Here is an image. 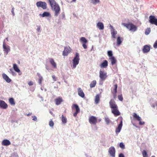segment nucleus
<instances>
[{
  "label": "nucleus",
  "instance_id": "27",
  "mask_svg": "<svg viewBox=\"0 0 157 157\" xmlns=\"http://www.w3.org/2000/svg\"><path fill=\"white\" fill-rule=\"evenodd\" d=\"M123 40V39L120 36H118L117 40V45L119 46L122 43Z\"/></svg>",
  "mask_w": 157,
  "mask_h": 157
},
{
  "label": "nucleus",
  "instance_id": "1",
  "mask_svg": "<svg viewBox=\"0 0 157 157\" xmlns=\"http://www.w3.org/2000/svg\"><path fill=\"white\" fill-rule=\"evenodd\" d=\"M122 24L131 31L135 32L137 30L136 26L131 23H129L128 24L123 23Z\"/></svg>",
  "mask_w": 157,
  "mask_h": 157
},
{
  "label": "nucleus",
  "instance_id": "55",
  "mask_svg": "<svg viewBox=\"0 0 157 157\" xmlns=\"http://www.w3.org/2000/svg\"><path fill=\"white\" fill-rule=\"evenodd\" d=\"M76 1V0H73L72 1H71V2H75Z\"/></svg>",
  "mask_w": 157,
  "mask_h": 157
},
{
  "label": "nucleus",
  "instance_id": "29",
  "mask_svg": "<svg viewBox=\"0 0 157 157\" xmlns=\"http://www.w3.org/2000/svg\"><path fill=\"white\" fill-rule=\"evenodd\" d=\"M133 116L134 118L137 121H140L141 120V118L135 113H133Z\"/></svg>",
  "mask_w": 157,
  "mask_h": 157
},
{
  "label": "nucleus",
  "instance_id": "38",
  "mask_svg": "<svg viewBox=\"0 0 157 157\" xmlns=\"http://www.w3.org/2000/svg\"><path fill=\"white\" fill-rule=\"evenodd\" d=\"M91 2L93 4L96 5L100 2L99 0H90Z\"/></svg>",
  "mask_w": 157,
  "mask_h": 157
},
{
  "label": "nucleus",
  "instance_id": "31",
  "mask_svg": "<svg viewBox=\"0 0 157 157\" xmlns=\"http://www.w3.org/2000/svg\"><path fill=\"white\" fill-rule=\"evenodd\" d=\"M51 7L57 4L55 0H48Z\"/></svg>",
  "mask_w": 157,
  "mask_h": 157
},
{
  "label": "nucleus",
  "instance_id": "4",
  "mask_svg": "<svg viewBox=\"0 0 157 157\" xmlns=\"http://www.w3.org/2000/svg\"><path fill=\"white\" fill-rule=\"evenodd\" d=\"M36 5L37 7H41L44 10L46 9L47 8V4L45 2H38L36 3Z\"/></svg>",
  "mask_w": 157,
  "mask_h": 157
},
{
  "label": "nucleus",
  "instance_id": "30",
  "mask_svg": "<svg viewBox=\"0 0 157 157\" xmlns=\"http://www.w3.org/2000/svg\"><path fill=\"white\" fill-rule=\"evenodd\" d=\"M40 15L43 17H50L51 15L49 12H45L42 14H40Z\"/></svg>",
  "mask_w": 157,
  "mask_h": 157
},
{
  "label": "nucleus",
  "instance_id": "45",
  "mask_svg": "<svg viewBox=\"0 0 157 157\" xmlns=\"http://www.w3.org/2000/svg\"><path fill=\"white\" fill-rule=\"evenodd\" d=\"M105 121L107 124H109L110 122V120L109 118L108 117L105 118Z\"/></svg>",
  "mask_w": 157,
  "mask_h": 157
},
{
  "label": "nucleus",
  "instance_id": "48",
  "mask_svg": "<svg viewBox=\"0 0 157 157\" xmlns=\"http://www.w3.org/2000/svg\"><path fill=\"white\" fill-rule=\"evenodd\" d=\"M139 121V124L140 125H144L145 124V122L144 121Z\"/></svg>",
  "mask_w": 157,
  "mask_h": 157
},
{
  "label": "nucleus",
  "instance_id": "17",
  "mask_svg": "<svg viewBox=\"0 0 157 157\" xmlns=\"http://www.w3.org/2000/svg\"><path fill=\"white\" fill-rule=\"evenodd\" d=\"M110 26L112 29L111 32L112 37L113 38H116V35L117 34V32L115 30L112 25H110Z\"/></svg>",
  "mask_w": 157,
  "mask_h": 157
},
{
  "label": "nucleus",
  "instance_id": "10",
  "mask_svg": "<svg viewBox=\"0 0 157 157\" xmlns=\"http://www.w3.org/2000/svg\"><path fill=\"white\" fill-rule=\"evenodd\" d=\"M111 109V112L115 116H117L121 114V113L118 109V106L116 108H113Z\"/></svg>",
  "mask_w": 157,
  "mask_h": 157
},
{
  "label": "nucleus",
  "instance_id": "33",
  "mask_svg": "<svg viewBox=\"0 0 157 157\" xmlns=\"http://www.w3.org/2000/svg\"><path fill=\"white\" fill-rule=\"evenodd\" d=\"M96 84V82L95 80L92 81L90 84V88H93L95 86Z\"/></svg>",
  "mask_w": 157,
  "mask_h": 157
},
{
  "label": "nucleus",
  "instance_id": "52",
  "mask_svg": "<svg viewBox=\"0 0 157 157\" xmlns=\"http://www.w3.org/2000/svg\"><path fill=\"white\" fill-rule=\"evenodd\" d=\"M11 12L12 13L13 15H14L15 14H14V9H13V8H12V10H11Z\"/></svg>",
  "mask_w": 157,
  "mask_h": 157
},
{
  "label": "nucleus",
  "instance_id": "7",
  "mask_svg": "<svg viewBox=\"0 0 157 157\" xmlns=\"http://www.w3.org/2000/svg\"><path fill=\"white\" fill-rule=\"evenodd\" d=\"M149 21L152 24H155L157 26V19L154 16L151 15L149 17Z\"/></svg>",
  "mask_w": 157,
  "mask_h": 157
},
{
  "label": "nucleus",
  "instance_id": "25",
  "mask_svg": "<svg viewBox=\"0 0 157 157\" xmlns=\"http://www.w3.org/2000/svg\"><path fill=\"white\" fill-rule=\"evenodd\" d=\"M49 61L53 67L54 68H56V64L54 59L52 58H49Z\"/></svg>",
  "mask_w": 157,
  "mask_h": 157
},
{
  "label": "nucleus",
  "instance_id": "54",
  "mask_svg": "<svg viewBox=\"0 0 157 157\" xmlns=\"http://www.w3.org/2000/svg\"><path fill=\"white\" fill-rule=\"evenodd\" d=\"M36 30L38 32H39L40 30V27H38L37 29Z\"/></svg>",
  "mask_w": 157,
  "mask_h": 157
},
{
  "label": "nucleus",
  "instance_id": "2",
  "mask_svg": "<svg viewBox=\"0 0 157 157\" xmlns=\"http://www.w3.org/2000/svg\"><path fill=\"white\" fill-rule=\"evenodd\" d=\"M52 10L54 12V15L57 17L60 11V8L58 4L52 6Z\"/></svg>",
  "mask_w": 157,
  "mask_h": 157
},
{
  "label": "nucleus",
  "instance_id": "56",
  "mask_svg": "<svg viewBox=\"0 0 157 157\" xmlns=\"http://www.w3.org/2000/svg\"><path fill=\"white\" fill-rule=\"evenodd\" d=\"M101 121V119H99V120H98V122H100Z\"/></svg>",
  "mask_w": 157,
  "mask_h": 157
},
{
  "label": "nucleus",
  "instance_id": "50",
  "mask_svg": "<svg viewBox=\"0 0 157 157\" xmlns=\"http://www.w3.org/2000/svg\"><path fill=\"white\" fill-rule=\"evenodd\" d=\"M28 84L29 86H32L33 85V82L32 81H29L28 82Z\"/></svg>",
  "mask_w": 157,
  "mask_h": 157
},
{
  "label": "nucleus",
  "instance_id": "21",
  "mask_svg": "<svg viewBox=\"0 0 157 157\" xmlns=\"http://www.w3.org/2000/svg\"><path fill=\"white\" fill-rule=\"evenodd\" d=\"M108 65V61L107 60H104L100 65V67L101 68H105Z\"/></svg>",
  "mask_w": 157,
  "mask_h": 157
},
{
  "label": "nucleus",
  "instance_id": "43",
  "mask_svg": "<svg viewBox=\"0 0 157 157\" xmlns=\"http://www.w3.org/2000/svg\"><path fill=\"white\" fill-rule=\"evenodd\" d=\"M54 123L52 120L50 121L49 122V125L51 127H53L54 126Z\"/></svg>",
  "mask_w": 157,
  "mask_h": 157
},
{
  "label": "nucleus",
  "instance_id": "24",
  "mask_svg": "<svg viewBox=\"0 0 157 157\" xmlns=\"http://www.w3.org/2000/svg\"><path fill=\"white\" fill-rule=\"evenodd\" d=\"M109 59L111 61V64L112 65L115 64L117 63V60L114 56L109 57Z\"/></svg>",
  "mask_w": 157,
  "mask_h": 157
},
{
  "label": "nucleus",
  "instance_id": "53",
  "mask_svg": "<svg viewBox=\"0 0 157 157\" xmlns=\"http://www.w3.org/2000/svg\"><path fill=\"white\" fill-rule=\"evenodd\" d=\"M33 120L35 121H36L37 120V118L36 117L34 116V118H33Z\"/></svg>",
  "mask_w": 157,
  "mask_h": 157
},
{
  "label": "nucleus",
  "instance_id": "47",
  "mask_svg": "<svg viewBox=\"0 0 157 157\" xmlns=\"http://www.w3.org/2000/svg\"><path fill=\"white\" fill-rule=\"evenodd\" d=\"M86 43H82V46L84 48V49H86L87 48V46L86 45Z\"/></svg>",
  "mask_w": 157,
  "mask_h": 157
},
{
  "label": "nucleus",
  "instance_id": "57",
  "mask_svg": "<svg viewBox=\"0 0 157 157\" xmlns=\"http://www.w3.org/2000/svg\"><path fill=\"white\" fill-rule=\"evenodd\" d=\"M50 113L51 114H52V112L50 111Z\"/></svg>",
  "mask_w": 157,
  "mask_h": 157
},
{
  "label": "nucleus",
  "instance_id": "44",
  "mask_svg": "<svg viewBox=\"0 0 157 157\" xmlns=\"http://www.w3.org/2000/svg\"><path fill=\"white\" fill-rule=\"evenodd\" d=\"M118 99L120 101H123V98L122 94H121L120 95H119L118 96Z\"/></svg>",
  "mask_w": 157,
  "mask_h": 157
},
{
  "label": "nucleus",
  "instance_id": "15",
  "mask_svg": "<svg viewBox=\"0 0 157 157\" xmlns=\"http://www.w3.org/2000/svg\"><path fill=\"white\" fill-rule=\"evenodd\" d=\"M122 125V121L121 120L120 124L118 125L116 129L115 132L117 134L120 132Z\"/></svg>",
  "mask_w": 157,
  "mask_h": 157
},
{
  "label": "nucleus",
  "instance_id": "35",
  "mask_svg": "<svg viewBox=\"0 0 157 157\" xmlns=\"http://www.w3.org/2000/svg\"><path fill=\"white\" fill-rule=\"evenodd\" d=\"M9 102L10 104L11 105H14L15 104L14 99L13 98H11L9 99Z\"/></svg>",
  "mask_w": 157,
  "mask_h": 157
},
{
  "label": "nucleus",
  "instance_id": "11",
  "mask_svg": "<svg viewBox=\"0 0 157 157\" xmlns=\"http://www.w3.org/2000/svg\"><path fill=\"white\" fill-rule=\"evenodd\" d=\"M109 152L111 156L112 157H115V149L113 147L111 146L109 148Z\"/></svg>",
  "mask_w": 157,
  "mask_h": 157
},
{
  "label": "nucleus",
  "instance_id": "46",
  "mask_svg": "<svg viewBox=\"0 0 157 157\" xmlns=\"http://www.w3.org/2000/svg\"><path fill=\"white\" fill-rule=\"evenodd\" d=\"M153 47L155 48H157V40L154 43Z\"/></svg>",
  "mask_w": 157,
  "mask_h": 157
},
{
  "label": "nucleus",
  "instance_id": "41",
  "mask_svg": "<svg viewBox=\"0 0 157 157\" xmlns=\"http://www.w3.org/2000/svg\"><path fill=\"white\" fill-rule=\"evenodd\" d=\"M43 79V78L42 76H40L39 77V80H38V82H39V83L40 84V85H41V83H42V81Z\"/></svg>",
  "mask_w": 157,
  "mask_h": 157
},
{
  "label": "nucleus",
  "instance_id": "14",
  "mask_svg": "<svg viewBox=\"0 0 157 157\" xmlns=\"http://www.w3.org/2000/svg\"><path fill=\"white\" fill-rule=\"evenodd\" d=\"M8 107V105L4 101L0 100V107L3 109H6Z\"/></svg>",
  "mask_w": 157,
  "mask_h": 157
},
{
  "label": "nucleus",
  "instance_id": "13",
  "mask_svg": "<svg viewBox=\"0 0 157 157\" xmlns=\"http://www.w3.org/2000/svg\"><path fill=\"white\" fill-rule=\"evenodd\" d=\"M109 106L111 109L113 108H116L117 107V105L116 104L115 101L113 99H111L109 102Z\"/></svg>",
  "mask_w": 157,
  "mask_h": 157
},
{
  "label": "nucleus",
  "instance_id": "49",
  "mask_svg": "<svg viewBox=\"0 0 157 157\" xmlns=\"http://www.w3.org/2000/svg\"><path fill=\"white\" fill-rule=\"evenodd\" d=\"M52 78L54 81H56V78L55 75H53L52 76Z\"/></svg>",
  "mask_w": 157,
  "mask_h": 157
},
{
  "label": "nucleus",
  "instance_id": "19",
  "mask_svg": "<svg viewBox=\"0 0 157 157\" xmlns=\"http://www.w3.org/2000/svg\"><path fill=\"white\" fill-rule=\"evenodd\" d=\"M2 145L7 146L11 144L10 141L8 140H4L2 142Z\"/></svg>",
  "mask_w": 157,
  "mask_h": 157
},
{
  "label": "nucleus",
  "instance_id": "23",
  "mask_svg": "<svg viewBox=\"0 0 157 157\" xmlns=\"http://www.w3.org/2000/svg\"><path fill=\"white\" fill-rule=\"evenodd\" d=\"M97 26L100 30H103L104 29V25L101 22L98 23L97 24Z\"/></svg>",
  "mask_w": 157,
  "mask_h": 157
},
{
  "label": "nucleus",
  "instance_id": "5",
  "mask_svg": "<svg viewBox=\"0 0 157 157\" xmlns=\"http://www.w3.org/2000/svg\"><path fill=\"white\" fill-rule=\"evenodd\" d=\"M89 121L91 124L95 125L98 122L97 119L94 116H91L89 118Z\"/></svg>",
  "mask_w": 157,
  "mask_h": 157
},
{
  "label": "nucleus",
  "instance_id": "18",
  "mask_svg": "<svg viewBox=\"0 0 157 157\" xmlns=\"http://www.w3.org/2000/svg\"><path fill=\"white\" fill-rule=\"evenodd\" d=\"M78 95L81 97L83 98L85 97V94L81 88H78Z\"/></svg>",
  "mask_w": 157,
  "mask_h": 157
},
{
  "label": "nucleus",
  "instance_id": "39",
  "mask_svg": "<svg viewBox=\"0 0 157 157\" xmlns=\"http://www.w3.org/2000/svg\"><path fill=\"white\" fill-rule=\"evenodd\" d=\"M107 54L108 56L109 57H113V54L112 53V52L111 51H109L107 52Z\"/></svg>",
  "mask_w": 157,
  "mask_h": 157
},
{
  "label": "nucleus",
  "instance_id": "40",
  "mask_svg": "<svg viewBox=\"0 0 157 157\" xmlns=\"http://www.w3.org/2000/svg\"><path fill=\"white\" fill-rule=\"evenodd\" d=\"M151 31L150 29V28H147L146 29L145 31V34L146 35H148L150 33Z\"/></svg>",
  "mask_w": 157,
  "mask_h": 157
},
{
  "label": "nucleus",
  "instance_id": "3",
  "mask_svg": "<svg viewBox=\"0 0 157 157\" xmlns=\"http://www.w3.org/2000/svg\"><path fill=\"white\" fill-rule=\"evenodd\" d=\"M79 55L78 53H76L75 56L73 60V68H75L79 62Z\"/></svg>",
  "mask_w": 157,
  "mask_h": 157
},
{
  "label": "nucleus",
  "instance_id": "16",
  "mask_svg": "<svg viewBox=\"0 0 157 157\" xmlns=\"http://www.w3.org/2000/svg\"><path fill=\"white\" fill-rule=\"evenodd\" d=\"M117 84L114 85V89L113 90H112V93L113 94L114 98H115L116 97V94L117 92Z\"/></svg>",
  "mask_w": 157,
  "mask_h": 157
},
{
  "label": "nucleus",
  "instance_id": "51",
  "mask_svg": "<svg viewBox=\"0 0 157 157\" xmlns=\"http://www.w3.org/2000/svg\"><path fill=\"white\" fill-rule=\"evenodd\" d=\"M119 157H124V154L122 153L119 154Z\"/></svg>",
  "mask_w": 157,
  "mask_h": 157
},
{
  "label": "nucleus",
  "instance_id": "26",
  "mask_svg": "<svg viewBox=\"0 0 157 157\" xmlns=\"http://www.w3.org/2000/svg\"><path fill=\"white\" fill-rule=\"evenodd\" d=\"M150 50V47L147 45H145L143 49V52L144 53H147Z\"/></svg>",
  "mask_w": 157,
  "mask_h": 157
},
{
  "label": "nucleus",
  "instance_id": "9",
  "mask_svg": "<svg viewBox=\"0 0 157 157\" xmlns=\"http://www.w3.org/2000/svg\"><path fill=\"white\" fill-rule=\"evenodd\" d=\"M71 49L70 47H65L64 49L63 52V55L64 56H67L71 52Z\"/></svg>",
  "mask_w": 157,
  "mask_h": 157
},
{
  "label": "nucleus",
  "instance_id": "32",
  "mask_svg": "<svg viewBox=\"0 0 157 157\" xmlns=\"http://www.w3.org/2000/svg\"><path fill=\"white\" fill-rule=\"evenodd\" d=\"M13 68L14 70L17 72L19 73L20 71V70L16 64H13Z\"/></svg>",
  "mask_w": 157,
  "mask_h": 157
},
{
  "label": "nucleus",
  "instance_id": "37",
  "mask_svg": "<svg viewBox=\"0 0 157 157\" xmlns=\"http://www.w3.org/2000/svg\"><path fill=\"white\" fill-rule=\"evenodd\" d=\"M142 153L143 157H148V154L145 150H144Z\"/></svg>",
  "mask_w": 157,
  "mask_h": 157
},
{
  "label": "nucleus",
  "instance_id": "8",
  "mask_svg": "<svg viewBox=\"0 0 157 157\" xmlns=\"http://www.w3.org/2000/svg\"><path fill=\"white\" fill-rule=\"evenodd\" d=\"M71 108L72 109H76L75 112L73 114V116L76 117L78 113L80 112V109L78 105L77 104H73L72 105Z\"/></svg>",
  "mask_w": 157,
  "mask_h": 157
},
{
  "label": "nucleus",
  "instance_id": "58",
  "mask_svg": "<svg viewBox=\"0 0 157 157\" xmlns=\"http://www.w3.org/2000/svg\"><path fill=\"white\" fill-rule=\"evenodd\" d=\"M31 114V113H30V114L29 113V114H28V116L30 115Z\"/></svg>",
  "mask_w": 157,
  "mask_h": 157
},
{
  "label": "nucleus",
  "instance_id": "42",
  "mask_svg": "<svg viewBox=\"0 0 157 157\" xmlns=\"http://www.w3.org/2000/svg\"><path fill=\"white\" fill-rule=\"evenodd\" d=\"M120 147L122 149H124L125 148V146L123 143L121 142L120 144Z\"/></svg>",
  "mask_w": 157,
  "mask_h": 157
},
{
  "label": "nucleus",
  "instance_id": "28",
  "mask_svg": "<svg viewBox=\"0 0 157 157\" xmlns=\"http://www.w3.org/2000/svg\"><path fill=\"white\" fill-rule=\"evenodd\" d=\"M95 103L96 104H98L100 101V95L99 94H97L95 98Z\"/></svg>",
  "mask_w": 157,
  "mask_h": 157
},
{
  "label": "nucleus",
  "instance_id": "59",
  "mask_svg": "<svg viewBox=\"0 0 157 157\" xmlns=\"http://www.w3.org/2000/svg\"><path fill=\"white\" fill-rule=\"evenodd\" d=\"M151 157H155V156H152Z\"/></svg>",
  "mask_w": 157,
  "mask_h": 157
},
{
  "label": "nucleus",
  "instance_id": "34",
  "mask_svg": "<svg viewBox=\"0 0 157 157\" xmlns=\"http://www.w3.org/2000/svg\"><path fill=\"white\" fill-rule=\"evenodd\" d=\"M62 121L63 124H65L67 122V118L63 115L62 116Z\"/></svg>",
  "mask_w": 157,
  "mask_h": 157
},
{
  "label": "nucleus",
  "instance_id": "36",
  "mask_svg": "<svg viewBox=\"0 0 157 157\" xmlns=\"http://www.w3.org/2000/svg\"><path fill=\"white\" fill-rule=\"evenodd\" d=\"M80 40L82 42V43H86L87 41V40L84 37H81Z\"/></svg>",
  "mask_w": 157,
  "mask_h": 157
},
{
  "label": "nucleus",
  "instance_id": "6",
  "mask_svg": "<svg viewBox=\"0 0 157 157\" xmlns=\"http://www.w3.org/2000/svg\"><path fill=\"white\" fill-rule=\"evenodd\" d=\"M107 77V73L104 71H99V77L102 81L105 80Z\"/></svg>",
  "mask_w": 157,
  "mask_h": 157
},
{
  "label": "nucleus",
  "instance_id": "22",
  "mask_svg": "<svg viewBox=\"0 0 157 157\" xmlns=\"http://www.w3.org/2000/svg\"><path fill=\"white\" fill-rule=\"evenodd\" d=\"M3 78L7 82L9 83L11 81V80L7 75L5 74L2 75Z\"/></svg>",
  "mask_w": 157,
  "mask_h": 157
},
{
  "label": "nucleus",
  "instance_id": "12",
  "mask_svg": "<svg viewBox=\"0 0 157 157\" xmlns=\"http://www.w3.org/2000/svg\"><path fill=\"white\" fill-rule=\"evenodd\" d=\"M3 47L4 51L6 53V54H7L8 52L10 51V46L6 44L5 43H4L3 44Z\"/></svg>",
  "mask_w": 157,
  "mask_h": 157
},
{
  "label": "nucleus",
  "instance_id": "20",
  "mask_svg": "<svg viewBox=\"0 0 157 157\" xmlns=\"http://www.w3.org/2000/svg\"><path fill=\"white\" fill-rule=\"evenodd\" d=\"M63 101V100L61 97H58L55 100V104L57 105L60 104Z\"/></svg>",
  "mask_w": 157,
  "mask_h": 157
}]
</instances>
